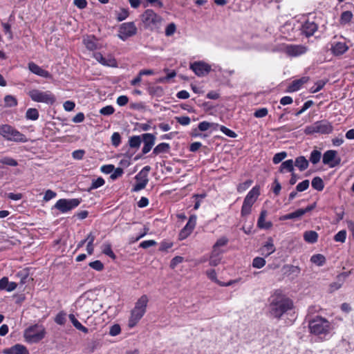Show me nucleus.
Returning <instances> with one entry per match:
<instances>
[{
	"label": "nucleus",
	"mask_w": 354,
	"mask_h": 354,
	"mask_svg": "<svg viewBox=\"0 0 354 354\" xmlns=\"http://www.w3.org/2000/svg\"><path fill=\"white\" fill-rule=\"evenodd\" d=\"M310 261L317 266H322L326 262V258L321 254H317L311 257Z\"/></svg>",
	"instance_id": "c9c22d12"
},
{
	"label": "nucleus",
	"mask_w": 354,
	"mask_h": 354,
	"mask_svg": "<svg viewBox=\"0 0 354 354\" xmlns=\"http://www.w3.org/2000/svg\"><path fill=\"white\" fill-rule=\"evenodd\" d=\"M0 134L8 141L16 142H26L28 141L25 135L8 124L0 127Z\"/></svg>",
	"instance_id": "39448f33"
},
{
	"label": "nucleus",
	"mask_w": 354,
	"mask_h": 354,
	"mask_svg": "<svg viewBox=\"0 0 354 354\" xmlns=\"http://www.w3.org/2000/svg\"><path fill=\"white\" fill-rule=\"evenodd\" d=\"M46 334L42 325L34 324L28 327L24 332V337L28 343H37L41 340Z\"/></svg>",
	"instance_id": "20e7f679"
},
{
	"label": "nucleus",
	"mask_w": 354,
	"mask_h": 354,
	"mask_svg": "<svg viewBox=\"0 0 354 354\" xmlns=\"http://www.w3.org/2000/svg\"><path fill=\"white\" fill-rule=\"evenodd\" d=\"M287 156V153L285 151H282L280 153H276L273 157V162L274 164H278L280 162H281L284 158H286Z\"/></svg>",
	"instance_id": "603ef678"
},
{
	"label": "nucleus",
	"mask_w": 354,
	"mask_h": 354,
	"mask_svg": "<svg viewBox=\"0 0 354 354\" xmlns=\"http://www.w3.org/2000/svg\"><path fill=\"white\" fill-rule=\"evenodd\" d=\"M275 251V247L273 243V240L270 238L266 242V243L261 248V254L268 257Z\"/></svg>",
	"instance_id": "5701e85b"
},
{
	"label": "nucleus",
	"mask_w": 354,
	"mask_h": 354,
	"mask_svg": "<svg viewBox=\"0 0 354 354\" xmlns=\"http://www.w3.org/2000/svg\"><path fill=\"white\" fill-rule=\"evenodd\" d=\"M129 15V12L125 9H122L120 12L117 14V19L118 21L124 20Z\"/></svg>",
	"instance_id": "69168bd1"
},
{
	"label": "nucleus",
	"mask_w": 354,
	"mask_h": 354,
	"mask_svg": "<svg viewBox=\"0 0 354 354\" xmlns=\"http://www.w3.org/2000/svg\"><path fill=\"white\" fill-rule=\"evenodd\" d=\"M17 283L15 282H10L7 277H3L0 279V290H6L11 292L15 290Z\"/></svg>",
	"instance_id": "393cba45"
},
{
	"label": "nucleus",
	"mask_w": 354,
	"mask_h": 354,
	"mask_svg": "<svg viewBox=\"0 0 354 354\" xmlns=\"http://www.w3.org/2000/svg\"><path fill=\"white\" fill-rule=\"evenodd\" d=\"M268 113V111L266 108H261L254 112V115L257 118H261L266 116Z\"/></svg>",
	"instance_id": "052dcab7"
},
{
	"label": "nucleus",
	"mask_w": 354,
	"mask_h": 354,
	"mask_svg": "<svg viewBox=\"0 0 354 354\" xmlns=\"http://www.w3.org/2000/svg\"><path fill=\"white\" fill-rule=\"evenodd\" d=\"M308 328L311 334L324 339L330 333L333 326L326 318L317 316L309 322Z\"/></svg>",
	"instance_id": "f03ea898"
},
{
	"label": "nucleus",
	"mask_w": 354,
	"mask_h": 354,
	"mask_svg": "<svg viewBox=\"0 0 354 354\" xmlns=\"http://www.w3.org/2000/svg\"><path fill=\"white\" fill-rule=\"evenodd\" d=\"M142 136L144 142L142 153L146 154L150 151L152 147L154 145L156 138L151 133H144Z\"/></svg>",
	"instance_id": "f3484780"
},
{
	"label": "nucleus",
	"mask_w": 354,
	"mask_h": 354,
	"mask_svg": "<svg viewBox=\"0 0 354 354\" xmlns=\"http://www.w3.org/2000/svg\"><path fill=\"white\" fill-rule=\"evenodd\" d=\"M317 239L318 234L315 231H306L304 234V239L309 243H314L317 242Z\"/></svg>",
	"instance_id": "c756f323"
},
{
	"label": "nucleus",
	"mask_w": 354,
	"mask_h": 354,
	"mask_svg": "<svg viewBox=\"0 0 354 354\" xmlns=\"http://www.w3.org/2000/svg\"><path fill=\"white\" fill-rule=\"evenodd\" d=\"M323 163L330 168H333L340 164L341 158L337 156L335 150H328L323 155Z\"/></svg>",
	"instance_id": "ddd939ff"
},
{
	"label": "nucleus",
	"mask_w": 354,
	"mask_h": 354,
	"mask_svg": "<svg viewBox=\"0 0 354 354\" xmlns=\"http://www.w3.org/2000/svg\"><path fill=\"white\" fill-rule=\"evenodd\" d=\"M308 80L309 77L305 76L292 81L287 87L286 92L293 93L299 91L304 84L308 82Z\"/></svg>",
	"instance_id": "a211bd4d"
},
{
	"label": "nucleus",
	"mask_w": 354,
	"mask_h": 354,
	"mask_svg": "<svg viewBox=\"0 0 354 354\" xmlns=\"http://www.w3.org/2000/svg\"><path fill=\"white\" fill-rule=\"evenodd\" d=\"M28 95L34 102L53 104L55 101V96L50 91H41L32 89L28 92Z\"/></svg>",
	"instance_id": "9d476101"
},
{
	"label": "nucleus",
	"mask_w": 354,
	"mask_h": 354,
	"mask_svg": "<svg viewBox=\"0 0 354 354\" xmlns=\"http://www.w3.org/2000/svg\"><path fill=\"white\" fill-rule=\"evenodd\" d=\"M268 215L266 210H262L261 212L259 218L257 221V226L261 229H270L272 226V223L270 221H266V218Z\"/></svg>",
	"instance_id": "4be33fe9"
},
{
	"label": "nucleus",
	"mask_w": 354,
	"mask_h": 354,
	"mask_svg": "<svg viewBox=\"0 0 354 354\" xmlns=\"http://www.w3.org/2000/svg\"><path fill=\"white\" fill-rule=\"evenodd\" d=\"M227 238H226L225 236L221 237L216 241V243L213 245L212 249L223 253L224 250H223V248L227 244Z\"/></svg>",
	"instance_id": "c85d7f7f"
},
{
	"label": "nucleus",
	"mask_w": 354,
	"mask_h": 354,
	"mask_svg": "<svg viewBox=\"0 0 354 354\" xmlns=\"http://www.w3.org/2000/svg\"><path fill=\"white\" fill-rule=\"evenodd\" d=\"M92 293H84L80 296L75 303L76 309L82 313L91 314L95 311V300L92 298Z\"/></svg>",
	"instance_id": "423d86ee"
},
{
	"label": "nucleus",
	"mask_w": 354,
	"mask_h": 354,
	"mask_svg": "<svg viewBox=\"0 0 354 354\" xmlns=\"http://www.w3.org/2000/svg\"><path fill=\"white\" fill-rule=\"evenodd\" d=\"M307 51L308 47L301 44H288L284 48V52L290 57H298L305 54Z\"/></svg>",
	"instance_id": "4468645a"
},
{
	"label": "nucleus",
	"mask_w": 354,
	"mask_h": 354,
	"mask_svg": "<svg viewBox=\"0 0 354 354\" xmlns=\"http://www.w3.org/2000/svg\"><path fill=\"white\" fill-rule=\"evenodd\" d=\"M348 49V46L344 42H337L332 47V51L335 55H342Z\"/></svg>",
	"instance_id": "cd10ccee"
},
{
	"label": "nucleus",
	"mask_w": 354,
	"mask_h": 354,
	"mask_svg": "<svg viewBox=\"0 0 354 354\" xmlns=\"http://www.w3.org/2000/svg\"><path fill=\"white\" fill-rule=\"evenodd\" d=\"M313 101L311 100H308L307 102H306L303 106L301 107V109L298 111L297 113H296V116H299V115L302 114L304 112H305L308 109H309L312 105H313Z\"/></svg>",
	"instance_id": "e2e57ef3"
},
{
	"label": "nucleus",
	"mask_w": 354,
	"mask_h": 354,
	"mask_svg": "<svg viewBox=\"0 0 354 354\" xmlns=\"http://www.w3.org/2000/svg\"><path fill=\"white\" fill-rule=\"evenodd\" d=\"M170 149V146L169 144L165 142H162L158 145L153 151V153L155 155H158L162 153L168 152Z\"/></svg>",
	"instance_id": "473e14b6"
},
{
	"label": "nucleus",
	"mask_w": 354,
	"mask_h": 354,
	"mask_svg": "<svg viewBox=\"0 0 354 354\" xmlns=\"http://www.w3.org/2000/svg\"><path fill=\"white\" fill-rule=\"evenodd\" d=\"M55 322L59 325H64L66 322V314L64 312L59 313L55 319Z\"/></svg>",
	"instance_id": "3c124183"
},
{
	"label": "nucleus",
	"mask_w": 354,
	"mask_h": 354,
	"mask_svg": "<svg viewBox=\"0 0 354 354\" xmlns=\"http://www.w3.org/2000/svg\"><path fill=\"white\" fill-rule=\"evenodd\" d=\"M6 354H28V351L21 344H16L5 351Z\"/></svg>",
	"instance_id": "b1692460"
},
{
	"label": "nucleus",
	"mask_w": 354,
	"mask_h": 354,
	"mask_svg": "<svg viewBox=\"0 0 354 354\" xmlns=\"http://www.w3.org/2000/svg\"><path fill=\"white\" fill-rule=\"evenodd\" d=\"M294 171V162L292 160H287L283 162L280 166L279 171L283 173L285 171L292 172Z\"/></svg>",
	"instance_id": "7c9ffc66"
},
{
	"label": "nucleus",
	"mask_w": 354,
	"mask_h": 354,
	"mask_svg": "<svg viewBox=\"0 0 354 354\" xmlns=\"http://www.w3.org/2000/svg\"><path fill=\"white\" fill-rule=\"evenodd\" d=\"M56 196V193L50 189H48L44 194V201H48Z\"/></svg>",
	"instance_id": "338daca9"
},
{
	"label": "nucleus",
	"mask_w": 354,
	"mask_h": 354,
	"mask_svg": "<svg viewBox=\"0 0 354 354\" xmlns=\"http://www.w3.org/2000/svg\"><path fill=\"white\" fill-rule=\"evenodd\" d=\"M318 26L314 21L307 20L301 26V32L307 37H309L317 31Z\"/></svg>",
	"instance_id": "6ab92c4d"
},
{
	"label": "nucleus",
	"mask_w": 354,
	"mask_h": 354,
	"mask_svg": "<svg viewBox=\"0 0 354 354\" xmlns=\"http://www.w3.org/2000/svg\"><path fill=\"white\" fill-rule=\"evenodd\" d=\"M39 118V112L36 109L30 108L26 111V118L30 120H37Z\"/></svg>",
	"instance_id": "58836bf2"
},
{
	"label": "nucleus",
	"mask_w": 354,
	"mask_h": 354,
	"mask_svg": "<svg viewBox=\"0 0 354 354\" xmlns=\"http://www.w3.org/2000/svg\"><path fill=\"white\" fill-rule=\"evenodd\" d=\"M333 131L332 124L327 120H319L306 127L304 133L306 135L314 133L328 134Z\"/></svg>",
	"instance_id": "6e6552de"
},
{
	"label": "nucleus",
	"mask_w": 354,
	"mask_h": 354,
	"mask_svg": "<svg viewBox=\"0 0 354 354\" xmlns=\"http://www.w3.org/2000/svg\"><path fill=\"white\" fill-rule=\"evenodd\" d=\"M293 308V303L279 290L275 291L269 298L268 313L272 317L280 319Z\"/></svg>",
	"instance_id": "f257e3e1"
},
{
	"label": "nucleus",
	"mask_w": 354,
	"mask_h": 354,
	"mask_svg": "<svg viewBox=\"0 0 354 354\" xmlns=\"http://www.w3.org/2000/svg\"><path fill=\"white\" fill-rule=\"evenodd\" d=\"M220 130L226 136H229L230 138H236V134L233 131L230 130V129L224 127V126H219Z\"/></svg>",
	"instance_id": "bf43d9fd"
},
{
	"label": "nucleus",
	"mask_w": 354,
	"mask_h": 354,
	"mask_svg": "<svg viewBox=\"0 0 354 354\" xmlns=\"http://www.w3.org/2000/svg\"><path fill=\"white\" fill-rule=\"evenodd\" d=\"M129 146L131 148H138L141 143L140 137L138 136H134L129 138Z\"/></svg>",
	"instance_id": "37998d69"
},
{
	"label": "nucleus",
	"mask_w": 354,
	"mask_h": 354,
	"mask_svg": "<svg viewBox=\"0 0 354 354\" xmlns=\"http://www.w3.org/2000/svg\"><path fill=\"white\" fill-rule=\"evenodd\" d=\"M141 17L145 27L151 30L160 28L162 21V18L151 9L146 10Z\"/></svg>",
	"instance_id": "0eeeda50"
},
{
	"label": "nucleus",
	"mask_w": 354,
	"mask_h": 354,
	"mask_svg": "<svg viewBox=\"0 0 354 354\" xmlns=\"http://www.w3.org/2000/svg\"><path fill=\"white\" fill-rule=\"evenodd\" d=\"M259 196V189L254 187L246 195L241 207V214L242 216H247L252 210V207Z\"/></svg>",
	"instance_id": "1a4fd4ad"
},
{
	"label": "nucleus",
	"mask_w": 354,
	"mask_h": 354,
	"mask_svg": "<svg viewBox=\"0 0 354 354\" xmlns=\"http://www.w3.org/2000/svg\"><path fill=\"white\" fill-rule=\"evenodd\" d=\"M95 236L92 232H90L88 234L87 237L85 239L86 242H87L86 251L88 254H92L93 253V242L95 241Z\"/></svg>",
	"instance_id": "2f4dec72"
},
{
	"label": "nucleus",
	"mask_w": 354,
	"mask_h": 354,
	"mask_svg": "<svg viewBox=\"0 0 354 354\" xmlns=\"http://www.w3.org/2000/svg\"><path fill=\"white\" fill-rule=\"evenodd\" d=\"M346 231L344 230L338 232L334 236V240L337 242L344 243L346 239Z\"/></svg>",
	"instance_id": "49530a36"
},
{
	"label": "nucleus",
	"mask_w": 354,
	"mask_h": 354,
	"mask_svg": "<svg viewBox=\"0 0 354 354\" xmlns=\"http://www.w3.org/2000/svg\"><path fill=\"white\" fill-rule=\"evenodd\" d=\"M120 327L118 324H115L110 328L109 334L111 336H115L120 333Z\"/></svg>",
	"instance_id": "774afa93"
},
{
	"label": "nucleus",
	"mask_w": 354,
	"mask_h": 354,
	"mask_svg": "<svg viewBox=\"0 0 354 354\" xmlns=\"http://www.w3.org/2000/svg\"><path fill=\"white\" fill-rule=\"evenodd\" d=\"M29 69L30 70V71L32 73L37 75L39 76H41L42 77H45V78H50L51 77L50 74L48 71L44 70V68H29Z\"/></svg>",
	"instance_id": "e433bc0d"
},
{
	"label": "nucleus",
	"mask_w": 354,
	"mask_h": 354,
	"mask_svg": "<svg viewBox=\"0 0 354 354\" xmlns=\"http://www.w3.org/2000/svg\"><path fill=\"white\" fill-rule=\"evenodd\" d=\"M80 203L78 198L72 199H59L55 205V208L59 209L62 213H66L75 207H77Z\"/></svg>",
	"instance_id": "9b49d317"
},
{
	"label": "nucleus",
	"mask_w": 354,
	"mask_h": 354,
	"mask_svg": "<svg viewBox=\"0 0 354 354\" xmlns=\"http://www.w3.org/2000/svg\"><path fill=\"white\" fill-rule=\"evenodd\" d=\"M114 111V108L112 106L109 105L102 108L100 110V113L104 115H109L113 114Z\"/></svg>",
	"instance_id": "13d9d810"
},
{
	"label": "nucleus",
	"mask_w": 354,
	"mask_h": 354,
	"mask_svg": "<svg viewBox=\"0 0 354 354\" xmlns=\"http://www.w3.org/2000/svg\"><path fill=\"white\" fill-rule=\"evenodd\" d=\"M89 266L97 271H101L104 268L103 263L99 260L89 263Z\"/></svg>",
	"instance_id": "5fc2aeb1"
},
{
	"label": "nucleus",
	"mask_w": 354,
	"mask_h": 354,
	"mask_svg": "<svg viewBox=\"0 0 354 354\" xmlns=\"http://www.w3.org/2000/svg\"><path fill=\"white\" fill-rule=\"evenodd\" d=\"M176 30V26L174 23L169 24L165 29V35L167 37L171 36L174 34Z\"/></svg>",
	"instance_id": "4d7b16f0"
},
{
	"label": "nucleus",
	"mask_w": 354,
	"mask_h": 354,
	"mask_svg": "<svg viewBox=\"0 0 354 354\" xmlns=\"http://www.w3.org/2000/svg\"><path fill=\"white\" fill-rule=\"evenodd\" d=\"M4 102L6 106L9 107L15 106L17 104V101L16 98L11 95H6L4 97Z\"/></svg>",
	"instance_id": "79ce46f5"
},
{
	"label": "nucleus",
	"mask_w": 354,
	"mask_h": 354,
	"mask_svg": "<svg viewBox=\"0 0 354 354\" xmlns=\"http://www.w3.org/2000/svg\"><path fill=\"white\" fill-rule=\"evenodd\" d=\"M102 252L111 257L112 259L115 258V255L114 254L113 252L112 251L111 246L109 243H104L102 245Z\"/></svg>",
	"instance_id": "de8ad7c7"
},
{
	"label": "nucleus",
	"mask_w": 354,
	"mask_h": 354,
	"mask_svg": "<svg viewBox=\"0 0 354 354\" xmlns=\"http://www.w3.org/2000/svg\"><path fill=\"white\" fill-rule=\"evenodd\" d=\"M137 32V28L134 22L122 24L119 28L118 37L123 41L128 37L135 35Z\"/></svg>",
	"instance_id": "f8f14e48"
},
{
	"label": "nucleus",
	"mask_w": 354,
	"mask_h": 354,
	"mask_svg": "<svg viewBox=\"0 0 354 354\" xmlns=\"http://www.w3.org/2000/svg\"><path fill=\"white\" fill-rule=\"evenodd\" d=\"M136 184L135 185L133 190L134 192H138L144 189L148 183V177L143 176L142 174H138L136 176Z\"/></svg>",
	"instance_id": "412c9836"
},
{
	"label": "nucleus",
	"mask_w": 354,
	"mask_h": 354,
	"mask_svg": "<svg viewBox=\"0 0 354 354\" xmlns=\"http://www.w3.org/2000/svg\"><path fill=\"white\" fill-rule=\"evenodd\" d=\"M309 183L308 180H305L299 183L296 187L297 192H304L309 187Z\"/></svg>",
	"instance_id": "6e6d98bb"
},
{
	"label": "nucleus",
	"mask_w": 354,
	"mask_h": 354,
	"mask_svg": "<svg viewBox=\"0 0 354 354\" xmlns=\"http://www.w3.org/2000/svg\"><path fill=\"white\" fill-rule=\"evenodd\" d=\"M206 274L209 279L218 284L220 283V281L217 279L216 273L214 270H207Z\"/></svg>",
	"instance_id": "0e129e2a"
},
{
	"label": "nucleus",
	"mask_w": 354,
	"mask_h": 354,
	"mask_svg": "<svg viewBox=\"0 0 354 354\" xmlns=\"http://www.w3.org/2000/svg\"><path fill=\"white\" fill-rule=\"evenodd\" d=\"M69 319L73 324V326L78 330L82 331L84 333H88V329L82 325V324L75 318L73 314H70L68 315Z\"/></svg>",
	"instance_id": "f704fd0d"
},
{
	"label": "nucleus",
	"mask_w": 354,
	"mask_h": 354,
	"mask_svg": "<svg viewBox=\"0 0 354 354\" xmlns=\"http://www.w3.org/2000/svg\"><path fill=\"white\" fill-rule=\"evenodd\" d=\"M321 156H322L321 152L319 151L318 150L315 149L310 153V161L313 165H315L319 162V160L321 159Z\"/></svg>",
	"instance_id": "a19ab883"
},
{
	"label": "nucleus",
	"mask_w": 354,
	"mask_h": 354,
	"mask_svg": "<svg viewBox=\"0 0 354 354\" xmlns=\"http://www.w3.org/2000/svg\"><path fill=\"white\" fill-rule=\"evenodd\" d=\"M83 44L89 50H94L98 48L97 39L93 35L84 37Z\"/></svg>",
	"instance_id": "aec40b11"
},
{
	"label": "nucleus",
	"mask_w": 354,
	"mask_h": 354,
	"mask_svg": "<svg viewBox=\"0 0 354 354\" xmlns=\"http://www.w3.org/2000/svg\"><path fill=\"white\" fill-rule=\"evenodd\" d=\"M218 127V124L203 121L199 123L198 129L201 131H205L209 129L216 130Z\"/></svg>",
	"instance_id": "72a5a7b5"
},
{
	"label": "nucleus",
	"mask_w": 354,
	"mask_h": 354,
	"mask_svg": "<svg viewBox=\"0 0 354 354\" xmlns=\"http://www.w3.org/2000/svg\"><path fill=\"white\" fill-rule=\"evenodd\" d=\"M266 265V261L262 257H255L252 261V266L255 268H261Z\"/></svg>",
	"instance_id": "8fccbe9b"
},
{
	"label": "nucleus",
	"mask_w": 354,
	"mask_h": 354,
	"mask_svg": "<svg viewBox=\"0 0 354 354\" xmlns=\"http://www.w3.org/2000/svg\"><path fill=\"white\" fill-rule=\"evenodd\" d=\"M104 183H105L104 180L102 178L99 177L97 179L93 180L92 181V183H91V189H97L98 187H102L104 184Z\"/></svg>",
	"instance_id": "864d4df0"
},
{
	"label": "nucleus",
	"mask_w": 354,
	"mask_h": 354,
	"mask_svg": "<svg viewBox=\"0 0 354 354\" xmlns=\"http://www.w3.org/2000/svg\"><path fill=\"white\" fill-rule=\"evenodd\" d=\"M0 163L12 167H16L18 165L17 161L10 157H3L1 158Z\"/></svg>",
	"instance_id": "a18cd8bd"
},
{
	"label": "nucleus",
	"mask_w": 354,
	"mask_h": 354,
	"mask_svg": "<svg viewBox=\"0 0 354 354\" xmlns=\"http://www.w3.org/2000/svg\"><path fill=\"white\" fill-rule=\"evenodd\" d=\"M120 135L118 132H115L111 136L112 145L115 147H118L120 143Z\"/></svg>",
	"instance_id": "680f3d73"
},
{
	"label": "nucleus",
	"mask_w": 354,
	"mask_h": 354,
	"mask_svg": "<svg viewBox=\"0 0 354 354\" xmlns=\"http://www.w3.org/2000/svg\"><path fill=\"white\" fill-rule=\"evenodd\" d=\"M149 298L146 295H142L135 304L134 308L131 310L128 322V326L133 328L142 319L147 310Z\"/></svg>",
	"instance_id": "7ed1b4c3"
},
{
	"label": "nucleus",
	"mask_w": 354,
	"mask_h": 354,
	"mask_svg": "<svg viewBox=\"0 0 354 354\" xmlns=\"http://www.w3.org/2000/svg\"><path fill=\"white\" fill-rule=\"evenodd\" d=\"M198 76H204L207 75L211 68H190Z\"/></svg>",
	"instance_id": "09e8293b"
},
{
	"label": "nucleus",
	"mask_w": 354,
	"mask_h": 354,
	"mask_svg": "<svg viewBox=\"0 0 354 354\" xmlns=\"http://www.w3.org/2000/svg\"><path fill=\"white\" fill-rule=\"evenodd\" d=\"M196 216L192 215L189 217L186 225L179 233V239H185L193 231L196 224Z\"/></svg>",
	"instance_id": "2eb2a0df"
},
{
	"label": "nucleus",
	"mask_w": 354,
	"mask_h": 354,
	"mask_svg": "<svg viewBox=\"0 0 354 354\" xmlns=\"http://www.w3.org/2000/svg\"><path fill=\"white\" fill-rule=\"evenodd\" d=\"M94 58L102 65L106 66H117V62L111 55L103 56L100 53L93 54Z\"/></svg>",
	"instance_id": "dca6fc26"
},
{
	"label": "nucleus",
	"mask_w": 354,
	"mask_h": 354,
	"mask_svg": "<svg viewBox=\"0 0 354 354\" xmlns=\"http://www.w3.org/2000/svg\"><path fill=\"white\" fill-rule=\"evenodd\" d=\"M223 252L214 250L212 249L210 257H209V265L212 266H218L221 261V254Z\"/></svg>",
	"instance_id": "a878e982"
},
{
	"label": "nucleus",
	"mask_w": 354,
	"mask_h": 354,
	"mask_svg": "<svg viewBox=\"0 0 354 354\" xmlns=\"http://www.w3.org/2000/svg\"><path fill=\"white\" fill-rule=\"evenodd\" d=\"M312 187L318 190L322 191L324 187V184L322 179L320 177H315L312 180Z\"/></svg>",
	"instance_id": "ea45409f"
},
{
	"label": "nucleus",
	"mask_w": 354,
	"mask_h": 354,
	"mask_svg": "<svg viewBox=\"0 0 354 354\" xmlns=\"http://www.w3.org/2000/svg\"><path fill=\"white\" fill-rule=\"evenodd\" d=\"M295 165L299 168L300 171H304L308 167L309 162L304 156H299L296 158Z\"/></svg>",
	"instance_id": "bb28decb"
},
{
	"label": "nucleus",
	"mask_w": 354,
	"mask_h": 354,
	"mask_svg": "<svg viewBox=\"0 0 354 354\" xmlns=\"http://www.w3.org/2000/svg\"><path fill=\"white\" fill-rule=\"evenodd\" d=\"M326 80H319L317 81L313 86H312L310 89V92L312 93H315L319 91L326 84Z\"/></svg>",
	"instance_id": "c03bdc74"
},
{
	"label": "nucleus",
	"mask_w": 354,
	"mask_h": 354,
	"mask_svg": "<svg viewBox=\"0 0 354 354\" xmlns=\"http://www.w3.org/2000/svg\"><path fill=\"white\" fill-rule=\"evenodd\" d=\"M353 16V13L351 11L343 12L340 17L339 23L342 25L348 24L351 21Z\"/></svg>",
	"instance_id": "4c0bfd02"
}]
</instances>
